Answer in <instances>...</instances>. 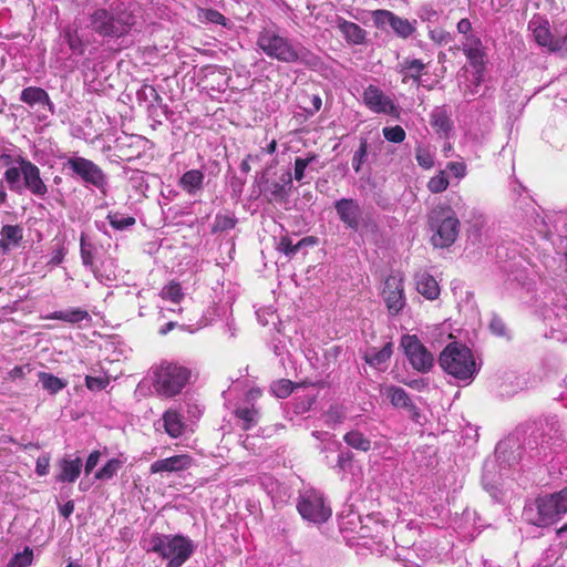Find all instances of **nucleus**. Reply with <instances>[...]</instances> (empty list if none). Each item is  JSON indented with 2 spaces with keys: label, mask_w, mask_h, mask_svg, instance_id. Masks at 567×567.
Returning a JSON list of instances; mask_svg holds the SVG:
<instances>
[{
  "label": "nucleus",
  "mask_w": 567,
  "mask_h": 567,
  "mask_svg": "<svg viewBox=\"0 0 567 567\" xmlns=\"http://www.w3.org/2000/svg\"><path fill=\"white\" fill-rule=\"evenodd\" d=\"M258 49L268 58L284 63H298L317 70L322 62L320 56L299 42L281 35L276 29H264L257 38Z\"/></svg>",
  "instance_id": "1"
},
{
  "label": "nucleus",
  "mask_w": 567,
  "mask_h": 567,
  "mask_svg": "<svg viewBox=\"0 0 567 567\" xmlns=\"http://www.w3.org/2000/svg\"><path fill=\"white\" fill-rule=\"evenodd\" d=\"M194 542L182 534H153L148 551L165 560L166 567H182L195 553Z\"/></svg>",
  "instance_id": "2"
},
{
  "label": "nucleus",
  "mask_w": 567,
  "mask_h": 567,
  "mask_svg": "<svg viewBox=\"0 0 567 567\" xmlns=\"http://www.w3.org/2000/svg\"><path fill=\"white\" fill-rule=\"evenodd\" d=\"M439 364L447 374L464 382H471L478 372L472 350L455 341L441 352Z\"/></svg>",
  "instance_id": "3"
},
{
  "label": "nucleus",
  "mask_w": 567,
  "mask_h": 567,
  "mask_svg": "<svg viewBox=\"0 0 567 567\" xmlns=\"http://www.w3.org/2000/svg\"><path fill=\"white\" fill-rule=\"evenodd\" d=\"M133 23V16L120 4L97 8L90 14L91 29L103 38H121L130 32Z\"/></svg>",
  "instance_id": "4"
},
{
  "label": "nucleus",
  "mask_w": 567,
  "mask_h": 567,
  "mask_svg": "<svg viewBox=\"0 0 567 567\" xmlns=\"http://www.w3.org/2000/svg\"><path fill=\"white\" fill-rule=\"evenodd\" d=\"M535 506L536 511L532 506L525 507L524 509V515L530 524L538 527L555 524L567 514V487L559 492L538 497Z\"/></svg>",
  "instance_id": "5"
},
{
  "label": "nucleus",
  "mask_w": 567,
  "mask_h": 567,
  "mask_svg": "<svg viewBox=\"0 0 567 567\" xmlns=\"http://www.w3.org/2000/svg\"><path fill=\"white\" fill-rule=\"evenodd\" d=\"M433 246L445 248L454 244L460 231V220L449 205H437L429 214Z\"/></svg>",
  "instance_id": "6"
},
{
  "label": "nucleus",
  "mask_w": 567,
  "mask_h": 567,
  "mask_svg": "<svg viewBox=\"0 0 567 567\" xmlns=\"http://www.w3.org/2000/svg\"><path fill=\"white\" fill-rule=\"evenodd\" d=\"M153 385L161 396L173 398L187 384L190 371L182 365L163 362L153 369Z\"/></svg>",
  "instance_id": "7"
},
{
  "label": "nucleus",
  "mask_w": 567,
  "mask_h": 567,
  "mask_svg": "<svg viewBox=\"0 0 567 567\" xmlns=\"http://www.w3.org/2000/svg\"><path fill=\"white\" fill-rule=\"evenodd\" d=\"M63 168L69 169L72 177L79 178L85 185L105 193L107 176L93 161L78 155L69 156L63 164Z\"/></svg>",
  "instance_id": "8"
},
{
  "label": "nucleus",
  "mask_w": 567,
  "mask_h": 567,
  "mask_svg": "<svg viewBox=\"0 0 567 567\" xmlns=\"http://www.w3.org/2000/svg\"><path fill=\"white\" fill-rule=\"evenodd\" d=\"M297 509L305 520L317 525L326 523L332 514V509L326 502L323 494L313 488L300 492Z\"/></svg>",
  "instance_id": "9"
},
{
  "label": "nucleus",
  "mask_w": 567,
  "mask_h": 567,
  "mask_svg": "<svg viewBox=\"0 0 567 567\" xmlns=\"http://www.w3.org/2000/svg\"><path fill=\"white\" fill-rule=\"evenodd\" d=\"M528 30L539 47L546 48L549 52L567 53V32L561 35L554 34L545 17L533 16L528 22Z\"/></svg>",
  "instance_id": "10"
},
{
  "label": "nucleus",
  "mask_w": 567,
  "mask_h": 567,
  "mask_svg": "<svg viewBox=\"0 0 567 567\" xmlns=\"http://www.w3.org/2000/svg\"><path fill=\"white\" fill-rule=\"evenodd\" d=\"M362 103L372 113L388 115L395 120H399L401 116L400 105L377 85L369 84L364 87Z\"/></svg>",
  "instance_id": "11"
},
{
  "label": "nucleus",
  "mask_w": 567,
  "mask_h": 567,
  "mask_svg": "<svg viewBox=\"0 0 567 567\" xmlns=\"http://www.w3.org/2000/svg\"><path fill=\"white\" fill-rule=\"evenodd\" d=\"M401 347L414 370L419 372H427L431 370L434 358L416 336H403Z\"/></svg>",
  "instance_id": "12"
},
{
  "label": "nucleus",
  "mask_w": 567,
  "mask_h": 567,
  "mask_svg": "<svg viewBox=\"0 0 567 567\" xmlns=\"http://www.w3.org/2000/svg\"><path fill=\"white\" fill-rule=\"evenodd\" d=\"M404 278L401 272H392L384 281L382 298L391 316H396L405 306Z\"/></svg>",
  "instance_id": "13"
},
{
  "label": "nucleus",
  "mask_w": 567,
  "mask_h": 567,
  "mask_svg": "<svg viewBox=\"0 0 567 567\" xmlns=\"http://www.w3.org/2000/svg\"><path fill=\"white\" fill-rule=\"evenodd\" d=\"M372 19L377 28L385 30L388 27L400 38L408 39L415 32L414 22L401 18L389 10H375Z\"/></svg>",
  "instance_id": "14"
},
{
  "label": "nucleus",
  "mask_w": 567,
  "mask_h": 567,
  "mask_svg": "<svg viewBox=\"0 0 567 567\" xmlns=\"http://www.w3.org/2000/svg\"><path fill=\"white\" fill-rule=\"evenodd\" d=\"M542 441L539 443L538 454L547 458L551 452H557L564 446L563 432L556 416H548L542 425Z\"/></svg>",
  "instance_id": "15"
},
{
  "label": "nucleus",
  "mask_w": 567,
  "mask_h": 567,
  "mask_svg": "<svg viewBox=\"0 0 567 567\" xmlns=\"http://www.w3.org/2000/svg\"><path fill=\"white\" fill-rule=\"evenodd\" d=\"M333 207L346 228L358 231L362 220V207L354 198H341L334 202Z\"/></svg>",
  "instance_id": "16"
},
{
  "label": "nucleus",
  "mask_w": 567,
  "mask_h": 567,
  "mask_svg": "<svg viewBox=\"0 0 567 567\" xmlns=\"http://www.w3.org/2000/svg\"><path fill=\"white\" fill-rule=\"evenodd\" d=\"M381 395L384 396L395 409H403L409 416L419 422L420 411L416 405L412 402L408 392L396 385H385L381 389Z\"/></svg>",
  "instance_id": "17"
},
{
  "label": "nucleus",
  "mask_w": 567,
  "mask_h": 567,
  "mask_svg": "<svg viewBox=\"0 0 567 567\" xmlns=\"http://www.w3.org/2000/svg\"><path fill=\"white\" fill-rule=\"evenodd\" d=\"M19 165L23 168V186L38 197H44L48 187L41 178L39 167L28 158H20Z\"/></svg>",
  "instance_id": "18"
},
{
  "label": "nucleus",
  "mask_w": 567,
  "mask_h": 567,
  "mask_svg": "<svg viewBox=\"0 0 567 567\" xmlns=\"http://www.w3.org/2000/svg\"><path fill=\"white\" fill-rule=\"evenodd\" d=\"M190 465L192 457L187 454H179L155 461L154 463H152L150 471L152 474L164 472L172 473L187 470Z\"/></svg>",
  "instance_id": "19"
},
{
  "label": "nucleus",
  "mask_w": 567,
  "mask_h": 567,
  "mask_svg": "<svg viewBox=\"0 0 567 567\" xmlns=\"http://www.w3.org/2000/svg\"><path fill=\"white\" fill-rule=\"evenodd\" d=\"M292 187V175L290 172H286L281 174L278 181H272L269 183L266 196L269 202L282 203L288 196L289 192Z\"/></svg>",
  "instance_id": "20"
},
{
  "label": "nucleus",
  "mask_w": 567,
  "mask_h": 567,
  "mask_svg": "<svg viewBox=\"0 0 567 567\" xmlns=\"http://www.w3.org/2000/svg\"><path fill=\"white\" fill-rule=\"evenodd\" d=\"M20 101L33 107L34 105L47 106L48 110L53 114L54 105L50 100L49 94L45 90L38 86H28L22 90L20 94Z\"/></svg>",
  "instance_id": "21"
},
{
  "label": "nucleus",
  "mask_w": 567,
  "mask_h": 567,
  "mask_svg": "<svg viewBox=\"0 0 567 567\" xmlns=\"http://www.w3.org/2000/svg\"><path fill=\"white\" fill-rule=\"evenodd\" d=\"M165 432L173 439L182 436L185 432L186 424L183 415L174 409H168L162 416Z\"/></svg>",
  "instance_id": "22"
},
{
  "label": "nucleus",
  "mask_w": 567,
  "mask_h": 567,
  "mask_svg": "<svg viewBox=\"0 0 567 567\" xmlns=\"http://www.w3.org/2000/svg\"><path fill=\"white\" fill-rule=\"evenodd\" d=\"M204 173L199 169H189L185 172L179 181V187L190 196H195L203 189Z\"/></svg>",
  "instance_id": "23"
},
{
  "label": "nucleus",
  "mask_w": 567,
  "mask_h": 567,
  "mask_svg": "<svg viewBox=\"0 0 567 567\" xmlns=\"http://www.w3.org/2000/svg\"><path fill=\"white\" fill-rule=\"evenodd\" d=\"M425 66V63L420 59L405 58L398 64V72L403 76V82L409 79L419 82Z\"/></svg>",
  "instance_id": "24"
},
{
  "label": "nucleus",
  "mask_w": 567,
  "mask_h": 567,
  "mask_svg": "<svg viewBox=\"0 0 567 567\" xmlns=\"http://www.w3.org/2000/svg\"><path fill=\"white\" fill-rule=\"evenodd\" d=\"M431 125L437 134L449 137L453 123L445 106H436L431 113Z\"/></svg>",
  "instance_id": "25"
},
{
  "label": "nucleus",
  "mask_w": 567,
  "mask_h": 567,
  "mask_svg": "<svg viewBox=\"0 0 567 567\" xmlns=\"http://www.w3.org/2000/svg\"><path fill=\"white\" fill-rule=\"evenodd\" d=\"M82 460L75 457L74 460L63 458L60 462V474L56 476V481L62 483H73L78 480L82 470Z\"/></svg>",
  "instance_id": "26"
},
{
  "label": "nucleus",
  "mask_w": 567,
  "mask_h": 567,
  "mask_svg": "<svg viewBox=\"0 0 567 567\" xmlns=\"http://www.w3.org/2000/svg\"><path fill=\"white\" fill-rule=\"evenodd\" d=\"M392 355V343H385L381 349L371 348L365 351L364 360L371 367L383 370Z\"/></svg>",
  "instance_id": "27"
},
{
  "label": "nucleus",
  "mask_w": 567,
  "mask_h": 567,
  "mask_svg": "<svg viewBox=\"0 0 567 567\" xmlns=\"http://www.w3.org/2000/svg\"><path fill=\"white\" fill-rule=\"evenodd\" d=\"M416 290L426 299L434 300L440 295V288L433 276L420 272L415 276Z\"/></svg>",
  "instance_id": "28"
},
{
  "label": "nucleus",
  "mask_w": 567,
  "mask_h": 567,
  "mask_svg": "<svg viewBox=\"0 0 567 567\" xmlns=\"http://www.w3.org/2000/svg\"><path fill=\"white\" fill-rule=\"evenodd\" d=\"M44 318L51 320H61L72 324L91 320L90 313L81 308H70L65 310L54 311L52 313L47 315Z\"/></svg>",
  "instance_id": "29"
},
{
  "label": "nucleus",
  "mask_w": 567,
  "mask_h": 567,
  "mask_svg": "<svg viewBox=\"0 0 567 567\" xmlns=\"http://www.w3.org/2000/svg\"><path fill=\"white\" fill-rule=\"evenodd\" d=\"M338 29L349 43L362 44L365 41L367 32L354 22L340 20Z\"/></svg>",
  "instance_id": "30"
},
{
  "label": "nucleus",
  "mask_w": 567,
  "mask_h": 567,
  "mask_svg": "<svg viewBox=\"0 0 567 567\" xmlns=\"http://www.w3.org/2000/svg\"><path fill=\"white\" fill-rule=\"evenodd\" d=\"M0 247L8 249L10 246H19L23 239V228L20 225H4L1 228Z\"/></svg>",
  "instance_id": "31"
},
{
  "label": "nucleus",
  "mask_w": 567,
  "mask_h": 567,
  "mask_svg": "<svg viewBox=\"0 0 567 567\" xmlns=\"http://www.w3.org/2000/svg\"><path fill=\"white\" fill-rule=\"evenodd\" d=\"M464 53H465L467 60L470 61V64L474 69V78L477 81L476 84L478 85L482 82L483 74H484V65H485L484 48L483 47L474 48V49L464 51Z\"/></svg>",
  "instance_id": "32"
},
{
  "label": "nucleus",
  "mask_w": 567,
  "mask_h": 567,
  "mask_svg": "<svg viewBox=\"0 0 567 567\" xmlns=\"http://www.w3.org/2000/svg\"><path fill=\"white\" fill-rule=\"evenodd\" d=\"M260 484L276 504L285 502V497L287 496L286 488L272 476H262Z\"/></svg>",
  "instance_id": "33"
},
{
  "label": "nucleus",
  "mask_w": 567,
  "mask_h": 567,
  "mask_svg": "<svg viewBox=\"0 0 567 567\" xmlns=\"http://www.w3.org/2000/svg\"><path fill=\"white\" fill-rule=\"evenodd\" d=\"M21 177L23 178L22 165L13 164L7 167L3 174V183L6 182L8 184L11 192L21 193L23 188Z\"/></svg>",
  "instance_id": "34"
},
{
  "label": "nucleus",
  "mask_w": 567,
  "mask_h": 567,
  "mask_svg": "<svg viewBox=\"0 0 567 567\" xmlns=\"http://www.w3.org/2000/svg\"><path fill=\"white\" fill-rule=\"evenodd\" d=\"M39 381L42 384V388L48 391L50 394H56L62 391L68 382L47 372H39L38 374Z\"/></svg>",
  "instance_id": "35"
},
{
  "label": "nucleus",
  "mask_w": 567,
  "mask_h": 567,
  "mask_svg": "<svg viewBox=\"0 0 567 567\" xmlns=\"http://www.w3.org/2000/svg\"><path fill=\"white\" fill-rule=\"evenodd\" d=\"M343 441L354 450L368 452L371 441L360 431L353 430L344 434Z\"/></svg>",
  "instance_id": "36"
},
{
  "label": "nucleus",
  "mask_w": 567,
  "mask_h": 567,
  "mask_svg": "<svg viewBox=\"0 0 567 567\" xmlns=\"http://www.w3.org/2000/svg\"><path fill=\"white\" fill-rule=\"evenodd\" d=\"M369 155V142L368 137L361 135L359 137V147L354 152L351 165L355 173H359L361 171L362 165L368 161Z\"/></svg>",
  "instance_id": "37"
},
{
  "label": "nucleus",
  "mask_w": 567,
  "mask_h": 567,
  "mask_svg": "<svg viewBox=\"0 0 567 567\" xmlns=\"http://www.w3.org/2000/svg\"><path fill=\"white\" fill-rule=\"evenodd\" d=\"M235 413L243 422V429L246 431L255 426L259 419V413L254 406H239L236 409Z\"/></svg>",
  "instance_id": "38"
},
{
  "label": "nucleus",
  "mask_w": 567,
  "mask_h": 567,
  "mask_svg": "<svg viewBox=\"0 0 567 567\" xmlns=\"http://www.w3.org/2000/svg\"><path fill=\"white\" fill-rule=\"evenodd\" d=\"M106 218L110 225L116 230H125L136 223L133 216H127L118 212H110Z\"/></svg>",
  "instance_id": "39"
},
{
  "label": "nucleus",
  "mask_w": 567,
  "mask_h": 567,
  "mask_svg": "<svg viewBox=\"0 0 567 567\" xmlns=\"http://www.w3.org/2000/svg\"><path fill=\"white\" fill-rule=\"evenodd\" d=\"M123 466V461L120 458H111L106 464L95 472V480L109 481L111 480Z\"/></svg>",
  "instance_id": "40"
},
{
  "label": "nucleus",
  "mask_w": 567,
  "mask_h": 567,
  "mask_svg": "<svg viewBox=\"0 0 567 567\" xmlns=\"http://www.w3.org/2000/svg\"><path fill=\"white\" fill-rule=\"evenodd\" d=\"M25 158L21 154L17 153L13 145H4L0 143V166H10L13 164L19 165V159Z\"/></svg>",
  "instance_id": "41"
},
{
  "label": "nucleus",
  "mask_w": 567,
  "mask_h": 567,
  "mask_svg": "<svg viewBox=\"0 0 567 567\" xmlns=\"http://www.w3.org/2000/svg\"><path fill=\"white\" fill-rule=\"evenodd\" d=\"M435 154L429 146H419L415 152V159L417 164L424 168L430 169L434 166Z\"/></svg>",
  "instance_id": "42"
},
{
  "label": "nucleus",
  "mask_w": 567,
  "mask_h": 567,
  "mask_svg": "<svg viewBox=\"0 0 567 567\" xmlns=\"http://www.w3.org/2000/svg\"><path fill=\"white\" fill-rule=\"evenodd\" d=\"M161 297L165 300H169L174 303H179L184 298L182 287L178 282L171 281L168 285L163 287L161 290Z\"/></svg>",
  "instance_id": "43"
},
{
  "label": "nucleus",
  "mask_w": 567,
  "mask_h": 567,
  "mask_svg": "<svg viewBox=\"0 0 567 567\" xmlns=\"http://www.w3.org/2000/svg\"><path fill=\"white\" fill-rule=\"evenodd\" d=\"M94 246L92 243L87 241L86 235L84 233L81 234L80 237V254L82 262L85 267L93 266V256Z\"/></svg>",
  "instance_id": "44"
},
{
  "label": "nucleus",
  "mask_w": 567,
  "mask_h": 567,
  "mask_svg": "<svg viewBox=\"0 0 567 567\" xmlns=\"http://www.w3.org/2000/svg\"><path fill=\"white\" fill-rule=\"evenodd\" d=\"M382 134L388 142L396 144L402 143L406 137L404 128L400 125L384 126Z\"/></svg>",
  "instance_id": "45"
},
{
  "label": "nucleus",
  "mask_w": 567,
  "mask_h": 567,
  "mask_svg": "<svg viewBox=\"0 0 567 567\" xmlns=\"http://www.w3.org/2000/svg\"><path fill=\"white\" fill-rule=\"evenodd\" d=\"M236 226V218L230 214H217L214 220V231H226L230 230Z\"/></svg>",
  "instance_id": "46"
},
{
  "label": "nucleus",
  "mask_w": 567,
  "mask_h": 567,
  "mask_svg": "<svg viewBox=\"0 0 567 567\" xmlns=\"http://www.w3.org/2000/svg\"><path fill=\"white\" fill-rule=\"evenodd\" d=\"M449 187V179L445 175V171H441L435 176L431 177L427 183V188L433 194L444 192Z\"/></svg>",
  "instance_id": "47"
},
{
  "label": "nucleus",
  "mask_w": 567,
  "mask_h": 567,
  "mask_svg": "<svg viewBox=\"0 0 567 567\" xmlns=\"http://www.w3.org/2000/svg\"><path fill=\"white\" fill-rule=\"evenodd\" d=\"M312 436H315L321 443L326 445L321 449V451L326 450H338L340 447V443L334 440V434L327 431H313Z\"/></svg>",
  "instance_id": "48"
},
{
  "label": "nucleus",
  "mask_w": 567,
  "mask_h": 567,
  "mask_svg": "<svg viewBox=\"0 0 567 567\" xmlns=\"http://www.w3.org/2000/svg\"><path fill=\"white\" fill-rule=\"evenodd\" d=\"M317 159V155L312 154L306 158L297 157L295 161V173L293 177L296 181L301 182L305 177V171L307 167Z\"/></svg>",
  "instance_id": "49"
},
{
  "label": "nucleus",
  "mask_w": 567,
  "mask_h": 567,
  "mask_svg": "<svg viewBox=\"0 0 567 567\" xmlns=\"http://www.w3.org/2000/svg\"><path fill=\"white\" fill-rule=\"evenodd\" d=\"M270 389L275 396L285 399L292 392L293 383L290 380L282 379L272 383Z\"/></svg>",
  "instance_id": "50"
},
{
  "label": "nucleus",
  "mask_w": 567,
  "mask_h": 567,
  "mask_svg": "<svg viewBox=\"0 0 567 567\" xmlns=\"http://www.w3.org/2000/svg\"><path fill=\"white\" fill-rule=\"evenodd\" d=\"M199 18L203 21L226 25V18L215 9H203L199 11Z\"/></svg>",
  "instance_id": "51"
},
{
  "label": "nucleus",
  "mask_w": 567,
  "mask_h": 567,
  "mask_svg": "<svg viewBox=\"0 0 567 567\" xmlns=\"http://www.w3.org/2000/svg\"><path fill=\"white\" fill-rule=\"evenodd\" d=\"M66 42L73 53L83 54L85 45L78 34V31H68L65 33Z\"/></svg>",
  "instance_id": "52"
},
{
  "label": "nucleus",
  "mask_w": 567,
  "mask_h": 567,
  "mask_svg": "<svg viewBox=\"0 0 567 567\" xmlns=\"http://www.w3.org/2000/svg\"><path fill=\"white\" fill-rule=\"evenodd\" d=\"M33 551L31 548L25 547L23 551L16 554L9 563L19 567H28L32 564Z\"/></svg>",
  "instance_id": "53"
},
{
  "label": "nucleus",
  "mask_w": 567,
  "mask_h": 567,
  "mask_svg": "<svg viewBox=\"0 0 567 567\" xmlns=\"http://www.w3.org/2000/svg\"><path fill=\"white\" fill-rule=\"evenodd\" d=\"M303 241H305V239H302L298 244L293 245L292 240L289 237H281L278 243L277 248L279 251L284 252L285 255L291 256L298 251V249L300 248V246L302 245Z\"/></svg>",
  "instance_id": "54"
},
{
  "label": "nucleus",
  "mask_w": 567,
  "mask_h": 567,
  "mask_svg": "<svg viewBox=\"0 0 567 567\" xmlns=\"http://www.w3.org/2000/svg\"><path fill=\"white\" fill-rule=\"evenodd\" d=\"M353 461V454L349 451H342L338 455L337 464L333 466L338 472H347Z\"/></svg>",
  "instance_id": "55"
},
{
  "label": "nucleus",
  "mask_w": 567,
  "mask_h": 567,
  "mask_svg": "<svg viewBox=\"0 0 567 567\" xmlns=\"http://www.w3.org/2000/svg\"><path fill=\"white\" fill-rule=\"evenodd\" d=\"M488 327H489L491 332L495 336H498V337L507 336L506 324L503 321V319L501 317H498L497 315L492 316Z\"/></svg>",
  "instance_id": "56"
},
{
  "label": "nucleus",
  "mask_w": 567,
  "mask_h": 567,
  "mask_svg": "<svg viewBox=\"0 0 567 567\" xmlns=\"http://www.w3.org/2000/svg\"><path fill=\"white\" fill-rule=\"evenodd\" d=\"M107 384H109V381L105 378L91 377V375H86V378H85V385L91 391L103 390L106 388Z\"/></svg>",
  "instance_id": "57"
},
{
  "label": "nucleus",
  "mask_w": 567,
  "mask_h": 567,
  "mask_svg": "<svg viewBox=\"0 0 567 567\" xmlns=\"http://www.w3.org/2000/svg\"><path fill=\"white\" fill-rule=\"evenodd\" d=\"M446 171L455 178L462 179L466 175V165L463 162H450L446 164Z\"/></svg>",
  "instance_id": "58"
},
{
  "label": "nucleus",
  "mask_w": 567,
  "mask_h": 567,
  "mask_svg": "<svg viewBox=\"0 0 567 567\" xmlns=\"http://www.w3.org/2000/svg\"><path fill=\"white\" fill-rule=\"evenodd\" d=\"M101 455L102 453L100 451H93L90 453L84 465V472L86 475H89L95 468L101 458Z\"/></svg>",
  "instance_id": "59"
},
{
  "label": "nucleus",
  "mask_w": 567,
  "mask_h": 567,
  "mask_svg": "<svg viewBox=\"0 0 567 567\" xmlns=\"http://www.w3.org/2000/svg\"><path fill=\"white\" fill-rule=\"evenodd\" d=\"M463 51L483 47L481 39L475 34L464 37L462 40Z\"/></svg>",
  "instance_id": "60"
},
{
  "label": "nucleus",
  "mask_w": 567,
  "mask_h": 567,
  "mask_svg": "<svg viewBox=\"0 0 567 567\" xmlns=\"http://www.w3.org/2000/svg\"><path fill=\"white\" fill-rule=\"evenodd\" d=\"M430 38L439 43H447L450 41V34L445 32L443 29H433L429 33Z\"/></svg>",
  "instance_id": "61"
},
{
  "label": "nucleus",
  "mask_w": 567,
  "mask_h": 567,
  "mask_svg": "<svg viewBox=\"0 0 567 567\" xmlns=\"http://www.w3.org/2000/svg\"><path fill=\"white\" fill-rule=\"evenodd\" d=\"M49 466H50L49 457L41 456L37 460L35 473L39 476H44L49 473Z\"/></svg>",
  "instance_id": "62"
},
{
  "label": "nucleus",
  "mask_w": 567,
  "mask_h": 567,
  "mask_svg": "<svg viewBox=\"0 0 567 567\" xmlns=\"http://www.w3.org/2000/svg\"><path fill=\"white\" fill-rule=\"evenodd\" d=\"M457 32L464 37H467L472 33V23L468 19H461L457 23Z\"/></svg>",
  "instance_id": "63"
},
{
  "label": "nucleus",
  "mask_w": 567,
  "mask_h": 567,
  "mask_svg": "<svg viewBox=\"0 0 567 567\" xmlns=\"http://www.w3.org/2000/svg\"><path fill=\"white\" fill-rule=\"evenodd\" d=\"M27 372H30L29 365H17L10 370L9 378L12 380L22 379Z\"/></svg>",
  "instance_id": "64"
}]
</instances>
